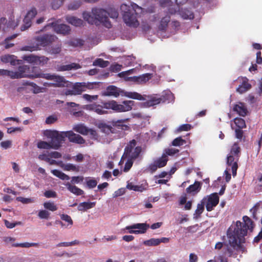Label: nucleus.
Segmentation results:
<instances>
[{
  "label": "nucleus",
  "mask_w": 262,
  "mask_h": 262,
  "mask_svg": "<svg viewBox=\"0 0 262 262\" xmlns=\"http://www.w3.org/2000/svg\"><path fill=\"white\" fill-rule=\"evenodd\" d=\"M66 132H58L56 130H46L45 136L48 139H50V143L52 144L53 149H58L61 146L62 143L65 141L67 138Z\"/></svg>",
  "instance_id": "obj_8"
},
{
  "label": "nucleus",
  "mask_w": 262,
  "mask_h": 262,
  "mask_svg": "<svg viewBox=\"0 0 262 262\" xmlns=\"http://www.w3.org/2000/svg\"><path fill=\"white\" fill-rule=\"evenodd\" d=\"M259 209V205L256 204L253 207L250 211H251L252 213V217L255 220V221H257L259 219V215L260 213L258 212Z\"/></svg>",
  "instance_id": "obj_37"
},
{
  "label": "nucleus",
  "mask_w": 262,
  "mask_h": 262,
  "mask_svg": "<svg viewBox=\"0 0 262 262\" xmlns=\"http://www.w3.org/2000/svg\"><path fill=\"white\" fill-rule=\"evenodd\" d=\"M61 219L67 223V226H72L73 225V221L72 220L71 217L68 214L61 215Z\"/></svg>",
  "instance_id": "obj_45"
},
{
  "label": "nucleus",
  "mask_w": 262,
  "mask_h": 262,
  "mask_svg": "<svg viewBox=\"0 0 262 262\" xmlns=\"http://www.w3.org/2000/svg\"><path fill=\"white\" fill-rule=\"evenodd\" d=\"M50 213L47 210L39 211L38 216L41 219H48L50 217Z\"/></svg>",
  "instance_id": "obj_44"
},
{
  "label": "nucleus",
  "mask_w": 262,
  "mask_h": 262,
  "mask_svg": "<svg viewBox=\"0 0 262 262\" xmlns=\"http://www.w3.org/2000/svg\"><path fill=\"white\" fill-rule=\"evenodd\" d=\"M204 200V199L201 201V204H198V206H196V209L195 210V211H194V213L193 214L194 219L199 218L200 216H201V214L203 213L204 211V202H203Z\"/></svg>",
  "instance_id": "obj_34"
},
{
  "label": "nucleus",
  "mask_w": 262,
  "mask_h": 262,
  "mask_svg": "<svg viewBox=\"0 0 262 262\" xmlns=\"http://www.w3.org/2000/svg\"><path fill=\"white\" fill-rule=\"evenodd\" d=\"M122 95L127 98H129L133 99L134 100H143L145 99L143 98V96L137 92H128L122 91Z\"/></svg>",
  "instance_id": "obj_25"
},
{
  "label": "nucleus",
  "mask_w": 262,
  "mask_h": 262,
  "mask_svg": "<svg viewBox=\"0 0 262 262\" xmlns=\"http://www.w3.org/2000/svg\"><path fill=\"white\" fill-rule=\"evenodd\" d=\"M134 105V101H123L122 104H118L114 100L104 101L101 102V106L104 109H111L116 112H126L132 110V106Z\"/></svg>",
  "instance_id": "obj_6"
},
{
  "label": "nucleus",
  "mask_w": 262,
  "mask_h": 262,
  "mask_svg": "<svg viewBox=\"0 0 262 262\" xmlns=\"http://www.w3.org/2000/svg\"><path fill=\"white\" fill-rule=\"evenodd\" d=\"M234 123L238 128H244L246 127L245 121L242 118L238 117L235 118Z\"/></svg>",
  "instance_id": "obj_41"
},
{
  "label": "nucleus",
  "mask_w": 262,
  "mask_h": 262,
  "mask_svg": "<svg viewBox=\"0 0 262 262\" xmlns=\"http://www.w3.org/2000/svg\"><path fill=\"white\" fill-rule=\"evenodd\" d=\"M95 205V202H84L78 204L77 209L80 211H85L88 209L94 208Z\"/></svg>",
  "instance_id": "obj_28"
},
{
  "label": "nucleus",
  "mask_w": 262,
  "mask_h": 262,
  "mask_svg": "<svg viewBox=\"0 0 262 262\" xmlns=\"http://www.w3.org/2000/svg\"><path fill=\"white\" fill-rule=\"evenodd\" d=\"M164 152L163 155H165L166 156H167L168 155L172 156V155H174L176 154H177V152H178L179 150L173 148H166V149H164Z\"/></svg>",
  "instance_id": "obj_50"
},
{
  "label": "nucleus",
  "mask_w": 262,
  "mask_h": 262,
  "mask_svg": "<svg viewBox=\"0 0 262 262\" xmlns=\"http://www.w3.org/2000/svg\"><path fill=\"white\" fill-rule=\"evenodd\" d=\"M243 220L244 223L237 221L233 230L232 227H230L227 231V236L229 238V244L236 250L243 248L241 245L242 238L247 235L248 229L253 228V222L248 216H243Z\"/></svg>",
  "instance_id": "obj_1"
},
{
  "label": "nucleus",
  "mask_w": 262,
  "mask_h": 262,
  "mask_svg": "<svg viewBox=\"0 0 262 262\" xmlns=\"http://www.w3.org/2000/svg\"><path fill=\"white\" fill-rule=\"evenodd\" d=\"M16 200L21 202L23 204H28L33 202L31 198H25L22 196H18L16 198Z\"/></svg>",
  "instance_id": "obj_53"
},
{
  "label": "nucleus",
  "mask_w": 262,
  "mask_h": 262,
  "mask_svg": "<svg viewBox=\"0 0 262 262\" xmlns=\"http://www.w3.org/2000/svg\"><path fill=\"white\" fill-rule=\"evenodd\" d=\"M136 141L134 139L130 140L125 147L124 155L128 158L125 163L124 171H128L132 168L134 161L137 159L141 152V147H136Z\"/></svg>",
  "instance_id": "obj_5"
},
{
  "label": "nucleus",
  "mask_w": 262,
  "mask_h": 262,
  "mask_svg": "<svg viewBox=\"0 0 262 262\" xmlns=\"http://www.w3.org/2000/svg\"><path fill=\"white\" fill-rule=\"evenodd\" d=\"M233 111L236 112L238 116H241L243 117L247 116L248 113L247 106L244 103L241 102H238L237 103L233 105Z\"/></svg>",
  "instance_id": "obj_20"
},
{
  "label": "nucleus",
  "mask_w": 262,
  "mask_h": 262,
  "mask_svg": "<svg viewBox=\"0 0 262 262\" xmlns=\"http://www.w3.org/2000/svg\"><path fill=\"white\" fill-rule=\"evenodd\" d=\"M2 62L4 63L10 62L13 64V56L11 55H5L1 58Z\"/></svg>",
  "instance_id": "obj_54"
},
{
  "label": "nucleus",
  "mask_w": 262,
  "mask_h": 262,
  "mask_svg": "<svg viewBox=\"0 0 262 262\" xmlns=\"http://www.w3.org/2000/svg\"><path fill=\"white\" fill-rule=\"evenodd\" d=\"M152 77V74L149 73L143 74L141 75L133 77H127V81H133L138 84L145 83L149 80Z\"/></svg>",
  "instance_id": "obj_15"
},
{
  "label": "nucleus",
  "mask_w": 262,
  "mask_h": 262,
  "mask_svg": "<svg viewBox=\"0 0 262 262\" xmlns=\"http://www.w3.org/2000/svg\"><path fill=\"white\" fill-rule=\"evenodd\" d=\"M108 16L111 18H117L118 17V11L115 9H110L107 11Z\"/></svg>",
  "instance_id": "obj_51"
},
{
  "label": "nucleus",
  "mask_w": 262,
  "mask_h": 262,
  "mask_svg": "<svg viewBox=\"0 0 262 262\" xmlns=\"http://www.w3.org/2000/svg\"><path fill=\"white\" fill-rule=\"evenodd\" d=\"M120 90L117 86L114 85H110L106 89V91L104 92L105 96H113L117 97L120 95Z\"/></svg>",
  "instance_id": "obj_22"
},
{
  "label": "nucleus",
  "mask_w": 262,
  "mask_h": 262,
  "mask_svg": "<svg viewBox=\"0 0 262 262\" xmlns=\"http://www.w3.org/2000/svg\"><path fill=\"white\" fill-rule=\"evenodd\" d=\"M67 22L70 23L72 25H74L76 27H80L83 26V21L82 19L78 18L75 16H69L66 18Z\"/></svg>",
  "instance_id": "obj_26"
},
{
  "label": "nucleus",
  "mask_w": 262,
  "mask_h": 262,
  "mask_svg": "<svg viewBox=\"0 0 262 262\" xmlns=\"http://www.w3.org/2000/svg\"><path fill=\"white\" fill-rule=\"evenodd\" d=\"M31 78H43L46 79L52 80L55 82L53 84L55 87H70L72 83L61 76L51 75L50 74H43L41 70L37 67H32Z\"/></svg>",
  "instance_id": "obj_4"
},
{
  "label": "nucleus",
  "mask_w": 262,
  "mask_h": 262,
  "mask_svg": "<svg viewBox=\"0 0 262 262\" xmlns=\"http://www.w3.org/2000/svg\"><path fill=\"white\" fill-rule=\"evenodd\" d=\"M219 203V196L216 192L212 193L208 196L207 201L206 203V209L207 211H211L213 208L216 207Z\"/></svg>",
  "instance_id": "obj_14"
},
{
  "label": "nucleus",
  "mask_w": 262,
  "mask_h": 262,
  "mask_svg": "<svg viewBox=\"0 0 262 262\" xmlns=\"http://www.w3.org/2000/svg\"><path fill=\"white\" fill-rule=\"evenodd\" d=\"M158 168H159V166L152 163L150 164L149 167L147 168V170L149 171L150 173H152L155 172Z\"/></svg>",
  "instance_id": "obj_64"
},
{
  "label": "nucleus",
  "mask_w": 262,
  "mask_h": 262,
  "mask_svg": "<svg viewBox=\"0 0 262 262\" xmlns=\"http://www.w3.org/2000/svg\"><path fill=\"white\" fill-rule=\"evenodd\" d=\"M64 170L66 171H78V168L73 164H66L64 166Z\"/></svg>",
  "instance_id": "obj_46"
},
{
  "label": "nucleus",
  "mask_w": 262,
  "mask_h": 262,
  "mask_svg": "<svg viewBox=\"0 0 262 262\" xmlns=\"http://www.w3.org/2000/svg\"><path fill=\"white\" fill-rule=\"evenodd\" d=\"M89 128L86 127L85 126L82 124H76L73 127V130L74 131L84 136L89 134Z\"/></svg>",
  "instance_id": "obj_30"
},
{
  "label": "nucleus",
  "mask_w": 262,
  "mask_h": 262,
  "mask_svg": "<svg viewBox=\"0 0 262 262\" xmlns=\"http://www.w3.org/2000/svg\"><path fill=\"white\" fill-rule=\"evenodd\" d=\"M37 15V10L35 8H32L31 10L28 11L27 15H26L23 22L24 25L21 27V31H25L29 28L32 24V19Z\"/></svg>",
  "instance_id": "obj_13"
},
{
  "label": "nucleus",
  "mask_w": 262,
  "mask_h": 262,
  "mask_svg": "<svg viewBox=\"0 0 262 262\" xmlns=\"http://www.w3.org/2000/svg\"><path fill=\"white\" fill-rule=\"evenodd\" d=\"M81 68V66L78 63H71L70 64L62 65L58 68L60 71H71L73 69L77 70Z\"/></svg>",
  "instance_id": "obj_29"
},
{
  "label": "nucleus",
  "mask_w": 262,
  "mask_h": 262,
  "mask_svg": "<svg viewBox=\"0 0 262 262\" xmlns=\"http://www.w3.org/2000/svg\"><path fill=\"white\" fill-rule=\"evenodd\" d=\"M81 5V0H76L68 5V9L70 10H76L78 9Z\"/></svg>",
  "instance_id": "obj_39"
},
{
  "label": "nucleus",
  "mask_w": 262,
  "mask_h": 262,
  "mask_svg": "<svg viewBox=\"0 0 262 262\" xmlns=\"http://www.w3.org/2000/svg\"><path fill=\"white\" fill-rule=\"evenodd\" d=\"M32 74V67L27 65H23L18 68L17 72H13L9 70L0 69V75L7 76L12 79L20 78H30Z\"/></svg>",
  "instance_id": "obj_7"
},
{
  "label": "nucleus",
  "mask_w": 262,
  "mask_h": 262,
  "mask_svg": "<svg viewBox=\"0 0 262 262\" xmlns=\"http://www.w3.org/2000/svg\"><path fill=\"white\" fill-rule=\"evenodd\" d=\"M87 85L85 83H75L73 86V90L75 91L77 94H81L85 90Z\"/></svg>",
  "instance_id": "obj_33"
},
{
  "label": "nucleus",
  "mask_w": 262,
  "mask_h": 262,
  "mask_svg": "<svg viewBox=\"0 0 262 262\" xmlns=\"http://www.w3.org/2000/svg\"><path fill=\"white\" fill-rule=\"evenodd\" d=\"M191 128V126L188 124H182L180 126L179 128H178V130L179 132L182 131H188L190 130Z\"/></svg>",
  "instance_id": "obj_61"
},
{
  "label": "nucleus",
  "mask_w": 262,
  "mask_h": 262,
  "mask_svg": "<svg viewBox=\"0 0 262 262\" xmlns=\"http://www.w3.org/2000/svg\"><path fill=\"white\" fill-rule=\"evenodd\" d=\"M145 244L147 246H158L160 244L159 238H152L145 242Z\"/></svg>",
  "instance_id": "obj_47"
},
{
  "label": "nucleus",
  "mask_w": 262,
  "mask_h": 262,
  "mask_svg": "<svg viewBox=\"0 0 262 262\" xmlns=\"http://www.w3.org/2000/svg\"><path fill=\"white\" fill-rule=\"evenodd\" d=\"M38 246V243H29L28 242H26L24 243L21 244H13L12 246L14 247H25V248H30L31 247H37Z\"/></svg>",
  "instance_id": "obj_40"
},
{
  "label": "nucleus",
  "mask_w": 262,
  "mask_h": 262,
  "mask_svg": "<svg viewBox=\"0 0 262 262\" xmlns=\"http://www.w3.org/2000/svg\"><path fill=\"white\" fill-rule=\"evenodd\" d=\"M83 18L88 24L98 26L100 24L104 27L110 29L112 25L108 18L107 11L99 8L95 7L92 9V14L90 12H83L82 13Z\"/></svg>",
  "instance_id": "obj_2"
},
{
  "label": "nucleus",
  "mask_w": 262,
  "mask_h": 262,
  "mask_svg": "<svg viewBox=\"0 0 262 262\" xmlns=\"http://www.w3.org/2000/svg\"><path fill=\"white\" fill-rule=\"evenodd\" d=\"M240 153L241 148L238 145L237 143H235L233 145L232 147H231L230 153H229V155H233L236 157V162L233 163L232 166V174L233 177H235L236 174V170L238 168L237 162L239 157H240Z\"/></svg>",
  "instance_id": "obj_12"
},
{
  "label": "nucleus",
  "mask_w": 262,
  "mask_h": 262,
  "mask_svg": "<svg viewBox=\"0 0 262 262\" xmlns=\"http://www.w3.org/2000/svg\"><path fill=\"white\" fill-rule=\"evenodd\" d=\"M86 184L88 188H93L97 186V182L95 180H89L87 181Z\"/></svg>",
  "instance_id": "obj_62"
},
{
  "label": "nucleus",
  "mask_w": 262,
  "mask_h": 262,
  "mask_svg": "<svg viewBox=\"0 0 262 262\" xmlns=\"http://www.w3.org/2000/svg\"><path fill=\"white\" fill-rule=\"evenodd\" d=\"M201 189V183L200 182L195 181L193 184L189 185L186 188L187 193H192L193 195L198 193Z\"/></svg>",
  "instance_id": "obj_23"
},
{
  "label": "nucleus",
  "mask_w": 262,
  "mask_h": 262,
  "mask_svg": "<svg viewBox=\"0 0 262 262\" xmlns=\"http://www.w3.org/2000/svg\"><path fill=\"white\" fill-rule=\"evenodd\" d=\"M180 15H181L183 18L186 19H193L194 14L191 11L188 9H181L179 10Z\"/></svg>",
  "instance_id": "obj_31"
},
{
  "label": "nucleus",
  "mask_w": 262,
  "mask_h": 262,
  "mask_svg": "<svg viewBox=\"0 0 262 262\" xmlns=\"http://www.w3.org/2000/svg\"><path fill=\"white\" fill-rule=\"evenodd\" d=\"M123 121L122 120L113 121L112 124L113 126L118 127V128L123 129L124 127L126 128L127 127L126 125L123 124Z\"/></svg>",
  "instance_id": "obj_49"
},
{
  "label": "nucleus",
  "mask_w": 262,
  "mask_h": 262,
  "mask_svg": "<svg viewBox=\"0 0 262 262\" xmlns=\"http://www.w3.org/2000/svg\"><path fill=\"white\" fill-rule=\"evenodd\" d=\"M60 51H61V45H59L52 47V49L50 50V53L52 54L56 55L59 53Z\"/></svg>",
  "instance_id": "obj_59"
},
{
  "label": "nucleus",
  "mask_w": 262,
  "mask_h": 262,
  "mask_svg": "<svg viewBox=\"0 0 262 262\" xmlns=\"http://www.w3.org/2000/svg\"><path fill=\"white\" fill-rule=\"evenodd\" d=\"M37 147L40 149H50V148H53V147L52 146V144H51L50 142H47L44 141H40L38 142V144H37Z\"/></svg>",
  "instance_id": "obj_38"
},
{
  "label": "nucleus",
  "mask_w": 262,
  "mask_h": 262,
  "mask_svg": "<svg viewBox=\"0 0 262 262\" xmlns=\"http://www.w3.org/2000/svg\"><path fill=\"white\" fill-rule=\"evenodd\" d=\"M55 36L53 35L45 34L42 36H39L36 38L37 46L46 47L52 43L55 39Z\"/></svg>",
  "instance_id": "obj_11"
},
{
  "label": "nucleus",
  "mask_w": 262,
  "mask_h": 262,
  "mask_svg": "<svg viewBox=\"0 0 262 262\" xmlns=\"http://www.w3.org/2000/svg\"><path fill=\"white\" fill-rule=\"evenodd\" d=\"M44 196L46 198H55L57 197V193L55 191L52 190H48L45 191L43 193Z\"/></svg>",
  "instance_id": "obj_55"
},
{
  "label": "nucleus",
  "mask_w": 262,
  "mask_h": 262,
  "mask_svg": "<svg viewBox=\"0 0 262 262\" xmlns=\"http://www.w3.org/2000/svg\"><path fill=\"white\" fill-rule=\"evenodd\" d=\"M64 0H53L52 2V8L57 10L62 5Z\"/></svg>",
  "instance_id": "obj_48"
},
{
  "label": "nucleus",
  "mask_w": 262,
  "mask_h": 262,
  "mask_svg": "<svg viewBox=\"0 0 262 262\" xmlns=\"http://www.w3.org/2000/svg\"><path fill=\"white\" fill-rule=\"evenodd\" d=\"M236 162V157L233 155H229L228 157H227V164L229 166H233V163Z\"/></svg>",
  "instance_id": "obj_57"
},
{
  "label": "nucleus",
  "mask_w": 262,
  "mask_h": 262,
  "mask_svg": "<svg viewBox=\"0 0 262 262\" xmlns=\"http://www.w3.org/2000/svg\"><path fill=\"white\" fill-rule=\"evenodd\" d=\"M167 161L168 159L166 155H162V157L155 160L154 163L158 165L159 168H161L166 166Z\"/></svg>",
  "instance_id": "obj_32"
},
{
  "label": "nucleus",
  "mask_w": 262,
  "mask_h": 262,
  "mask_svg": "<svg viewBox=\"0 0 262 262\" xmlns=\"http://www.w3.org/2000/svg\"><path fill=\"white\" fill-rule=\"evenodd\" d=\"M69 45L73 47H80L83 45L82 39H75L69 41Z\"/></svg>",
  "instance_id": "obj_52"
},
{
  "label": "nucleus",
  "mask_w": 262,
  "mask_h": 262,
  "mask_svg": "<svg viewBox=\"0 0 262 262\" xmlns=\"http://www.w3.org/2000/svg\"><path fill=\"white\" fill-rule=\"evenodd\" d=\"M83 98L84 99L88 101H92L93 100H96L97 99L98 95H90L87 94H85L83 95Z\"/></svg>",
  "instance_id": "obj_60"
},
{
  "label": "nucleus",
  "mask_w": 262,
  "mask_h": 262,
  "mask_svg": "<svg viewBox=\"0 0 262 262\" xmlns=\"http://www.w3.org/2000/svg\"><path fill=\"white\" fill-rule=\"evenodd\" d=\"M186 143L185 140L182 137H177L172 141V145L173 146H180Z\"/></svg>",
  "instance_id": "obj_43"
},
{
  "label": "nucleus",
  "mask_w": 262,
  "mask_h": 262,
  "mask_svg": "<svg viewBox=\"0 0 262 262\" xmlns=\"http://www.w3.org/2000/svg\"><path fill=\"white\" fill-rule=\"evenodd\" d=\"M49 58L44 56H38V59H37L36 64H44L48 62Z\"/></svg>",
  "instance_id": "obj_56"
},
{
  "label": "nucleus",
  "mask_w": 262,
  "mask_h": 262,
  "mask_svg": "<svg viewBox=\"0 0 262 262\" xmlns=\"http://www.w3.org/2000/svg\"><path fill=\"white\" fill-rule=\"evenodd\" d=\"M237 80L239 81L241 84L238 85L236 91L242 94L246 93L247 91L251 88V84L248 82V79L246 77H238Z\"/></svg>",
  "instance_id": "obj_16"
},
{
  "label": "nucleus",
  "mask_w": 262,
  "mask_h": 262,
  "mask_svg": "<svg viewBox=\"0 0 262 262\" xmlns=\"http://www.w3.org/2000/svg\"><path fill=\"white\" fill-rule=\"evenodd\" d=\"M14 241V238L11 237H4L3 238V242L6 245H8L9 244H11V245L13 244H13Z\"/></svg>",
  "instance_id": "obj_63"
},
{
  "label": "nucleus",
  "mask_w": 262,
  "mask_h": 262,
  "mask_svg": "<svg viewBox=\"0 0 262 262\" xmlns=\"http://www.w3.org/2000/svg\"><path fill=\"white\" fill-rule=\"evenodd\" d=\"M225 246L226 250L224 252V254L226 255L228 254V256H232L234 252H238L241 251L243 252L245 248L242 246V249H236L234 248L233 247L231 246L229 244V242L228 241V244L222 243V242H217L216 245H215L214 249L217 250H220L222 249V247Z\"/></svg>",
  "instance_id": "obj_10"
},
{
  "label": "nucleus",
  "mask_w": 262,
  "mask_h": 262,
  "mask_svg": "<svg viewBox=\"0 0 262 262\" xmlns=\"http://www.w3.org/2000/svg\"><path fill=\"white\" fill-rule=\"evenodd\" d=\"M170 21V16L168 15L162 18L161 21H160L159 25L158 27L159 30L160 31L165 32L167 29V25Z\"/></svg>",
  "instance_id": "obj_24"
},
{
  "label": "nucleus",
  "mask_w": 262,
  "mask_h": 262,
  "mask_svg": "<svg viewBox=\"0 0 262 262\" xmlns=\"http://www.w3.org/2000/svg\"><path fill=\"white\" fill-rule=\"evenodd\" d=\"M57 118L55 116L50 115L46 119V123L47 124H53L57 121Z\"/></svg>",
  "instance_id": "obj_58"
},
{
  "label": "nucleus",
  "mask_w": 262,
  "mask_h": 262,
  "mask_svg": "<svg viewBox=\"0 0 262 262\" xmlns=\"http://www.w3.org/2000/svg\"><path fill=\"white\" fill-rule=\"evenodd\" d=\"M43 206L45 209L50 211H55L57 210V206L53 202H46Z\"/></svg>",
  "instance_id": "obj_36"
},
{
  "label": "nucleus",
  "mask_w": 262,
  "mask_h": 262,
  "mask_svg": "<svg viewBox=\"0 0 262 262\" xmlns=\"http://www.w3.org/2000/svg\"><path fill=\"white\" fill-rule=\"evenodd\" d=\"M52 27L54 28L55 31L57 33L62 34H68L70 31V27L64 24L57 25L54 22H52L45 26V28Z\"/></svg>",
  "instance_id": "obj_18"
},
{
  "label": "nucleus",
  "mask_w": 262,
  "mask_h": 262,
  "mask_svg": "<svg viewBox=\"0 0 262 262\" xmlns=\"http://www.w3.org/2000/svg\"><path fill=\"white\" fill-rule=\"evenodd\" d=\"M132 9L129 8L126 5L122 4L120 9H124L122 14V19L125 24L129 27L137 28L139 25L138 20V15L142 12V8L134 3L132 5Z\"/></svg>",
  "instance_id": "obj_3"
},
{
  "label": "nucleus",
  "mask_w": 262,
  "mask_h": 262,
  "mask_svg": "<svg viewBox=\"0 0 262 262\" xmlns=\"http://www.w3.org/2000/svg\"><path fill=\"white\" fill-rule=\"evenodd\" d=\"M23 59L30 63H35L36 64L37 56H34L31 54L24 56V57H23Z\"/></svg>",
  "instance_id": "obj_42"
},
{
  "label": "nucleus",
  "mask_w": 262,
  "mask_h": 262,
  "mask_svg": "<svg viewBox=\"0 0 262 262\" xmlns=\"http://www.w3.org/2000/svg\"><path fill=\"white\" fill-rule=\"evenodd\" d=\"M166 101V98L165 96L162 95L159 97L158 95H156L150 96L149 99L145 102V105L147 107H151L161 103H165Z\"/></svg>",
  "instance_id": "obj_17"
},
{
  "label": "nucleus",
  "mask_w": 262,
  "mask_h": 262,
  "mask_svg": "<svg viewBox=\"0 0 262 262\" xmlns=\"http://www.w3.org/2000/svg\"><path fill=\"white\" fill-rule=\"evenodd\" d=\"M85 108L88 110L94 111L95 113H96V114L100 115L106 114L108 113V112L104 110V108L101 106L100 105L96 103L88 104L85 106Z\"/></svg>",
  "instance_id": "obj_21"
},
{
  "label": "nucleus",
  "mask_w": 262,
  "mask_h": 262,
  "mask_svg": "<svg viewBox=\"0 0 262 262\" xmlns=\"http://www.w3.org/2000/svg\"><path fill=\"white\" fill-rule=\"evenodd\" d=\"M67 189L74 194L80 195L83 194V191L75 185H72L69 182L66 184Z\"/></svg>",
  "instance_id": "obj_27"
},
{
  "label": "nucleus",
  "mask_w": 262,
  "mask_h": 262,
  "mask_svg": "<svg viewBox=\"0 0 262 262\" xmlns=\"http://www.w3.org/2000/svg\"><path fill=\"white\" fill-rule=\"evenodd\" d=\"M67 138L70 142L75 143L78 144H83L85 143V140L80 135L74 133L73 131L66 132Z\"/></svg>",
  "instance_id": "obj_19"
},
{
  "label": "nucleus",
  "mask_w": 262,
  "mask_h": 262,
  "mask_svg": "<svg viewBox=\"0 0 262 262\" xmlns=\"http://www.w3.org/2000/svg\"><path fill=\"white\" fill-rule=\"evenodd\" d=\"M149 228V225L146 223H136L127 226L125 229L128 230L129 233L138 234L145 233Z\"/></svg>",
  "instance_id": "obj_9"
},
{
  "label": "nucleus",
  "mask_w": 262,
  "mask_h": 262,
  "mask_svg": "<svg viewBox=\"0 0 262 262\" xmlns=\"http://www.w3.org/2000/svg\"><path fill=\"white\" fill-rule=\"evenodd\" d=\"M109 62L108 61L104 60L101 58H97L93 62L94 66H97L100 68H105L108 66Z\"/></svg>",
  "instance_id": "obj_35"
}]
</instances>
